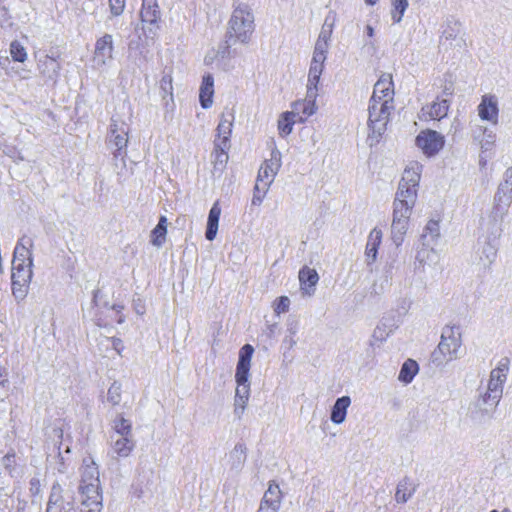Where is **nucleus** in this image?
Listing matches in <instances>:
<instances>
[{
    "label": "nucleus",
    "instance_id": "f257e3e1",
    "mask_svg": "<svg viewBox=\"0 0 512 512\" xmlns=\"http://www.w3.org/2000/svg\"><path fill=\"white\" fill-rule=\"evenodd\" d=\"M255 30V18L249 4L240 0L233 1V11L228 20L226 43L247 45Z\"/></svg>",
    "mask_w": 512,
    "mask_h": 512
},
{
    "label": "nucleus",
    "instance_id": "f03ea898",
    "mask_svg": "<svg viewBox=\"0 0 512 512\" xmlns=\"http://www.w3.org/2000/svg\"><path fill=\"white\" fill-rule=\"evenodd\" d=\"M512 203V168H508L504 173V179L499 184L493 198L492 208L483 222V225L495 237H499L502 232V222L508 214Z\"/></svg>",
    "mask_w": 512,
    "mask_h": 512
},
{
    "label": "nucleus",
    "instance_id": "7ed1b4c3",
    "mask_svg": "<svg viewBox=\"0 0 512 512\" xmlns=\"http://www.w3.org/2000/svg\"><path fill=\"white\" fill-rule=\"evenodd\" d=\"M80 477L79 492L82 505L87 508V512H100L102 494L100 492L99 470L91 457L83 459Z\"/></svg>",
    "mask_w": 512,
    "mask_h": 512
},
{
    "label": "nucleus",
    "instance_id": "20e7f679",
    "mask_svg": "<svg viewBox=\"0 0 512 512\" xmlns=\"http://www.w3.org/2000/svg\"><path fill=\"white\" fill-rule=\"evenodd\" d=\"M462 331L458 325H447L442 329L440 342L432 354L433 362L438 365L459 358L462 347Z\"/></svg>",
    "mask_w": 512,
    "mask_h": 512
},
{
    "label": "nucleus",
    "instance_id": "39448f33",
    "mask_svg": "<svg viewBox=\"0 0 512 512\" xmlns=\"http://www.w3.org/2000/svg\"><path fill=\"white\" fill-rule=\"evenodd\" d=\"M422 170L423 165L420 162L415 160L408 162L399 182L395 199L407 200L410 204H416Z\"/></svg>",
    "mask_w": 512,
    "mask_h": 512
},
{
    "label": "nucleus",
    "instance_id": "423d86ee",
    "mask_svg": "<svg viewBox=\"0 0 512 512\" xmlns=\"http://www.w3.org/2000/svg\"><path fill=\"white\" fill-rule=\"evenodd\" d=\"M414 206L415 204H410L407 200L394 199L391 239L396 246H400L403 243Z\"/></svg>",
    "mask_w": 512,
    "mask_h": 512
},
{
    "label": "nucleus",
    "instance_id": "0eeeda50",
    "mask_svg": "<svg viewBox=\"0 0 512 512\" xmlns=\"http://www.w3.org/2000/svg\"><path fill=\"white\" fill-rule=\"evenodd\" d=\"M395 109L394 105H388L387 101L381 103H369V118L368 126L371 130L369 139L378 142V139L384 134L387 129V124L390 120V115Z\"/></svg>",
    "mask_w": 512,
    "mask_h": 512
},
{
    "label": "nucleus",
    "instance_id": "6e6552de",
    "mask_svg": "<svg viewBox=\"0 0 512 512\" xmlns=\"http://www.w3.org/2000/svg\"><path fill=\"white\" fill-rule=\"evenodd\" d=\"M129 131L130 127L125 121L115 116L111 118L107 143L115 159L120 157L123 160L125 158Z\"/></svg>",
    "mask_w": 512,
    "mask_h": 512
},
{
    "label": "nucleus",
    "instance_id": "1a4fd4ad",
    "mask_svg": "<svg viewBox=\"0 0 512 512\" xmlns=\"http://www.w3.org/2000/svg\"><path fill=\"white\" fill-rule=\"evenodd\" d=\"M253 352L254 348L250 344H245L239 351V359L235 373V380L237 382L235 396L244 398H249L250 396V383L248 378Z\"/></svg>",
    "mask_w": 512,
    "mask_h": 512
},
{
    "label": "nucleus",
    "instance_id": "9d476101",
    "mask_svg": "<svg viewBox=\"0 0 512 512\" xmlns=\"http://www.w3.org/2000/svg\"><path fill=\"white\" fill-rule=\"evenodd\" d=\"M32 267V261L25 264L18 262H16V264H12V294L18 302L24 300L28 294L33 276Z\"/></svg>",
    "mask_w": 512,
    "mask_h": 512
},
{
    "label": "nucleus",
    "instance_id": "9b49d317",
    "mask_svg": "<svg viewBox=\"0 0 512 512\" xmlns=\"http://www.w3.org/2000/svg\"><path fill=\"white\" fill-rule=\"evenodd\" d=\"M280 167L281 154L279 151H272L270 159L266 160L259 169L254 189L266 194Z\"/></svg>",
    "mask_w": 512,
    "mask_h": 512
},
{
    "label": "nucleus",
    "instance_id": "f8f14e48",
    "mask_svg": "<svg viewBox=\"0 0 512 512\" xmlns=\"http://www.w3.org/2000/svg\"><path fill=\"white\" fill-rule=\"evenodd\" d=\"M416 145L427 157H433L442 150L445 144L444 136L431 129L421 131L416 137Z\"/></svg>",
    "mask_w": 512,
    "mask_h": 512
},
{
    "label": "nucleus",
    "instance_id": "ddd939ff",
    "mask_svg": "<svg viewBox=\"0 0 512 512\" xmlns=\"http://www.w3.org/2000/svg\"><path fill=\"white\" fill-rule=\"evenodd\" d=\"M477 112L482 121L497 125L500 117L498 97L491 93L484 94L477 106Z\"/></svg>",
    "mask_w": 512,
    "mask_h": 512
},
{
    "label": "nucleus",
    "instance_id": "4468645a",
    "mask_svg": "<svg viewBox=\"0 0 512 512\" xmlns=\"http://www.w3.org/2000/svg\"><path fill=\"white\" fill-rule=\"evenodd\" d=\"M114 58V41L111 34H104L95 43L93 60L97 67L106 66Z\"/></svg>",
    "mask_w": 512,
    "mask_h": 512
},
{
    "label": "nucleus",
    "instance_id": "2eb2a0df",
    "mask_svg": "<svg viewBox=\"0 0 512 512\" xmlns=\"http://www.w3.org/2000/svg\"><path fill=\"white\" fill-rule=\"evenodd\" d=\"M386 102L388 105H394V88L392 76L383 74L374 85L373 94L370 102Z\"/></svg>",
    "mask_w": 512,
    "mask_h": 512
},
{
    "label": "nucleus",
    "instance_id": "dca6fc26",
    "mask_svg": "<svg viewBox=\"0 0 512 512\" xmlns=\"http://www.w3.org/2000/svg\"><path fill=\"white\" fill-rule=\"evenodd\" d=\"M509 359H501L497 366L490 372V377L487 383V388L491 392L503 395L504 383L507 380L509 371Z\"/></svg>",
    "mask_w": 512,
    "mask_h": 512
},
{
    "label": "nucleus",
    "instance_id": "f3484780",
    "mask_svg": "<svg viewBox=\"0 0 512 512\" xmlns=\"http://www.w3.org/2000/svg\"><path fill=\"white\" fill-rule=\"evenodd\" d=\"M317 97L318 92L307 90L305 99L298 100L292 104V112H296V118L299 122H304L307 117L312 116L317 112Z\"/></svg>",
    "mask_w": 512,
    "mask_h": 512
},
{
    "label": "nucleus",
    "instance_id": "a211bd4d",
    "mask_svg": "<svg viewBox=\"0 0 512 512\" xmlns=\"http://www.w3.org/2000/svg\"><path fill=\"white\" fill-rule=\"evenodd\" d=\"M449 108L450 102L447 99L437 98L421 108L419 118L423 121L441 120L447 116Z\"/></svg>",
    "mask_w": 512,
    "mask_h": 512
},
{
    "label": "nucleus",
    "instance_id": "6ab92c4d",
    "mask_svg": "<svg viewBox=\"0 0 512 512\" xmlns=\"http://www.w3.org/2000/svg\"><path fill=\"white\" fill-rule=\"evenodd\" d=\"M111 452L114 457L127 458L135 448L133 437L110 436Z\"/></svg>",
    "mask_w": 512,
    "mask_h": 512
},
{
    "label": "nucleus",
    "instance_id": "aec40b11",
    "mask_svg": "<svg viewBox=\"0 0 512 512\" xmlns=\"http://www.w3.org/2000/svg\"><path fill=\"white\" fill-rule=\"evenodd\" d=\"M160 94L165 101V106H168L169 101L173 103V67L165 66L161 72V77L158 81Z\"/></svg>",
    "mask_w": 512,
    "mask_h": 512
},
{
    "label": "nucleus",
    "instance_id": "412c9836",
    "mask_svg": "<svg viewBox=\"0 0 512 512\" xmlns=\"http://www.w3.org/2000/svg\"><path fill=\"white\" fill-rule=\"evenodd\" d=\"M472 137L478 143L482 153L490 151L496 142V133L486 126H478L473 131Z\"/></svg>",
    "mask_w": 512,
    "mask_h": 512
},
{
    "label": "nucleus",
    "instance_id": "4be33fe9",
    "mask_svg": "<svg viewBox=\"0 0 512 512\" xmlns=\"http://www.w3.org/2000/svg\"><path fill=\"white\" fill-rule=\"evenodd\" d=\"M38 68L43 77L55 83L59 77L61 65L55 58L46 55L40 59Z\"/></svg>",
    "mask_w": 512,
    "mask_h": 512
},
{
    "label": "nucleus",
    "instance_id": "5701e85b",
    "mask_svg": "<svg viewBox=\"0 0 512 512\" xmlns=\"http://www.w3.org/2000/svg\"><path fill=\"white\" fill-rule=\"evenodd\" d=\"M501 398L502 396L500 394L491 392L486 387V390L484 392L479 393V396L475 401V406L481 412L490 413L497 407Z\"/></svg>",
    "mask_w": 512,
    "mask_h": 512
},
{
    "label": "nucleus",
    "instance_id": "b1692460",
    "mask_svg": "<svg viewBox=\"0 0 512 512\" xmlns=\"http://www.w3.org/2000/svg\"><path fill=\"white\" fill-rule=\"evenodd\" d=\"M299 281L302 293L311 296L315 291L314 287L319 281V276L315 269L304 267L299 271Z\"/></svg>",
    "mask_w": 512,
    "mask_h": 512
},
{
    "label": "nucleus",
    "instance_id": "393cba45",
    "mask_svg": "<svg viewBox=\"0 0 512 512\" xmlns=\"http://www.w3.org/2000/svg\"><path fill=\"white\" fill-rule=\"evenodd\" d=\"M232 125L233 116L229 115V117H226L225 115H223L216 129L217 138L214 141V143H216V146L230 147L229 138L232 132Z\"/></svg>",
    "mask_w": 512,
    "mask_h": 512
},
{
    "label": "nucleus",
    "instance_id": "a878e982",
    "mask_svg": "<svg viewBox=\"0 0 512 512\" xmlns=\"http://www.w3.org/2000/svg\"><path fill=\"white\" fill-rule=\"evenodd\" d=\"M33 242L29 238H22L15 246L12 264L16 262L25 264L33 262L31 247Z\"/></svg>",
    "mask_w": 512,
    "mask_h": 512
},
{
    "label": "nucleus",
    "instance_id": "bb28decb",
    "mask_svg": "<svg viewBox=\"0 0 512 512\" xmlns=\"http://www.w3.org/2000/svg\"><path fill=\"white\" fill-rule=\"evenodd\" d=\"M160 9L157 0H142L141 20L142 22L156 25L160 19Z\"/></svg>",
    "mask_w": 512,
    "mask_h": 512
},
{
    "label": "nucleus",
    "instance_id": "cd10ccee",
    "mask_svg": "<svg viewBox=\"0 0 512 512\" xmlns=\"http://www.w3.org/2000/svg\"><path fill=\"white\" fill-rule=\"evenodd\" d=\"M381 240L382 231L380 229L374 228L368 236L365 250L366 261L368 265L376 261L378 247L381 243Z\"/></svg>",
    "mask_w": 512,
    "mask_h": 512
},
{
    "label": "nucleus",
    "instance_id": "c85d7f7f",
    "mask_svg": "<svg viewBox=\"0 0 512 512\" xmlns=\"http://www.w3.org/2000/svg\"><path fill=\"white\" fill-rule=\"evenodd\" d=\"M213 95L214 79L212 75L208 74L203 77L199 93L200 104L204 109H208L212 106Z\"/></svg>",
    "mask_w": 512,
    "mask_h": 512
},
{
    "label": "nucleus",
    "instance_id": "c756f323",
    "mask_svg": "<svg viewBox=\"0 0 512 512\" xmlns=\"http://www.w3.org/2000/svg\"><path fill=\"white\" fill-rule=\"evenodd\" d=\"M220 215H221V207L219 205V202L216 201L212 205V207L209 211L208 219H207V228H206V232H205V237L209 241L214 240L217 235Z\"/></svg>",
    "mask_w": 512,
    "mask_h": 512
},
{
    "label": "nucleus",
    "instance_id": "7c9ffc66",
    "mask_svg": "<svg viewBox=\"0 0 512 512\" xmlns=\"http://www.w3.org/2000/svg\"><path fill=\"white\" fill-rule=\"evenodd\" d=\"M351 404L349 396H342L336 400L331 411V421L334 424H341L345 421L347 409Z\"/></svg>",
    "mask_w": 512,
    "mask_h": 512
},
{
    "label": "nucleus",
    "instance_id": "2f4dec72",
    "mask_svg": "<svg viewBox=\"0 0 512 512\" xmlns=\"http://www.w3.org/2000/svg\"><path fill=\"white\" fill-rule=\"evenodd\" d=\"M228 149L229 147H218L216 146V143H214V150L211 154L214 173L218 172L221 174L224 170L228 161Z\"/></svg>",
    "mask_w": 512,
    "mask_h": 512
},
{
    "label": "nucleus",
    "instance_id": "473e14b6",
    "mask_svg": "<svg viewBox=\"0 0 512 512\" xmlns=\"http://www.w3.org/2000/svg\"><path fill=\"white\" fill-rule=\"evenodd\" d=\"M296 121H298L296 118V112L287 111L283 113L278 120L279 134L282 137L289 135L292 132Z\"/></svg>",
    "mask_w": 512,
    "mask_h": 512
},
{
    "label": "nucleus",
    "instance_id": "72a5a7b5",
    "mask_svg": "<svg viewBox=\"0 0 512 512\" xmlns=\"http://www.w3.org/2000/svg\"><path fill=\"white\" fill-rule=\"evenodd\" d=\"M113 430L111 436L133 437L131 422L121 414L113 420Z\"/></svg>",
    "mask_w": 512,
    "mask_h": 512
},
{
    "label": "nucleus",
    "instance_id": "f704fd0d",
    "mask_svg": "<svg viewBox=\"0 0 512 512\" xmlns=\"http://www.w3.org/2000/svg\"><path fill=\"white\" fill-rule=\"evenodd\" d=\"M418 372V364L412 359H408L404 362L399 372V381L408 384L412 382L413 378Z\"/></svg>",
    "mask_w": 512,
    "mask_h": 512
},
{
    "label": "nucleus",
    "instance_id": "c9c22d12",
    "mask_svg": "<svg viewBox=\"0 0 512 512\" xmlns=\"http://www.w3.org/2000/svg\"><path fill=\"white\" fill-rule=\"evenodd\" d=\"M328 49L329 44L316 41L310 64L324 68L325 61L327 59Z\"/></svg>",
    "mask_w": 512,
    "mask_h": 512
},
{
    "label": "nucleus",
    "instance_id": "e433bc0d",
    "mask_svg": "<svg viewBox=\"0 0 512 512\" xmlns=\"http://www.w3.org/2000/svg\"><path fill=\"white\" fill-rule=\"evenodd\" d=\"M231 460V467L239 470L246 460V447L244 444L238 443L234 446L229 454Z\"/></svg>",
    "mask_w": 512,
    "mask_h": 512
},
{
    "label": "nucleus",
    "instance_id": "4c0bfd02",
    "mask_svg": "<svg viewBox=\"0 0 512 512\" xmlns=\"http://www.w3.org/2000/svg\"><path fill=\"white\" fill-rule=\"evenodd\" d=\"M323 70V67L310 64L307 80V90L311 91L312 89L313 92H318V84L320 82V77L322 75Z\"/></svg>",
    "mask_w": 512,
    "mask_h": 512
},
{
    "label": "nucleus",
    "instance_id": "58836bf2",
    "mask_svg": "<svg viewBox=\"0 0 512 512\" xmlns=\"http://www.w3.org/2000/svg\"><path fill=\"white\" fill-rule=\"evenodd\" d=\"M263 496L280 506L282 504L283 492L275 480L269 481L268 488L264 492Z\"/></svg>",
    "mask_w": 512,
    "mask_h": 512
},
{
    "label": "nucleus",
    "instance_id": "ea45409f",
    "mask_svg": "<svg viewBox=\"0 0 512 512\" xmlns=\"http://www.w3.org/2000/svg\"><path fill=\"white\" fill-rule=\"evenodd\" d=\"M497 256V246L493 244L491 241H487L482 247L480 260L483 262V265H490L493 263Z\"/></svg>",
    "mask_w": 512,
    "mask_h": 512
},
{
    "label": "nucleus",
    "instance_id": "a19ab883",
    "mask_svg": "<svg viewBox=\"0 0 512 512\" xmlns=\"http://www.w3.org/2000/svg\"><path fill=\"white\" fill-rule=\"evenodd\" d=\"M122 400V385L114 381L107 392V402L112 406H117Z\"/></svg>",
    "mask_w": 512,
    "mask_h": 512
},
{
    "label": "nucleus",
    "instance_id": "79ce46f5",
    "mask_svg": "<svg viewBox=\"0 0 512 512\" xmlns=\"http://www.w3.org/2000/svg\"><path fill=\"white\" fill-rule=\"evenodd\" d=\"M62 510L63 507L59 488L53 487L47 503L46 512H62Z\"/></svg>",
    "mask_w": 512,
    "mask_h": 512
},
{
    "label": "nucleus",
    "instance_id": "37998d69",
    "mask_svg": "<svg viewBox=\"0 0 512 512\" xmlns=\"http://www.w3.org/2000/svg\"><path fill=\"white\" fill-rule=\"evenodd\" d=\"M393 10H392V20L394 23L401 22L406 9L408 8V0H391Z\"/></svg>",
    "mask_w": 512,
    "mask_h": 512
},
{
    "label": "nucleus",
    "instance_id": "c03bdc74",
    "mask_svg": "<svg viewBox=\"0 0 512 512\" xmlns=\"http://www.w3.org/2000/svg\"><path fill=\"white\" fill-rule=\"evenodd\" d=\"M461 23L458 21H450L442 32V36L446 40L456 39L461 34Z\"/></svg>",
    "mask_w": 512,
    "mask_h": 512
},
{
    "label": "nucleus",
    "instance_id": "a18cd8bd",
    "mask_svg": "<svg viewBox=\"0 0 512 512\" xmlns=\"http://www.w3.org/2000/svg\"><path fill=\"white\" fill-rule=\"evenodd\" d=\"M413 494V490L409 489L406 481H402L397 485L395 500L398 503H406Z\"/></svg>",
    "mask_w": 512,
    "mask_h": 512
},
{
    "label": "nucleus",
    "instance_id": "49530a36",
    "mask_svg": "<svg viewBox=\"0 0 512 512\" xmlns=\"http://www.w3.org/2000/svg\"><path fill=\"white\" fill-rule=\"evenodd\" d=\"M10 54L13 60L17 62H24L27 59V52L18 41H13L10 44Z\"/></svg>",
    "mask_w": 512,
    "mask_h": 512
},
{
    "label": "nucleus",
    "instance_id": "de8ad7c7",
    "mask_svg": "<svg viewBox=\"0 0 512 512\" xmlns=\"http://www.w3.org/2000/svg\"><path fill=\"white\" fill-rule=\"evenodd\" d=\"M392 333V325H388L384 321H382L380 324L376 326V328L373 331V338L376 341H384L387 339V337Z\"/></svg>",
    "mask_w": 512,
    "mask_h": 512
},
{
    "label": "nucleus",
    "instance_id": "09e8293b",
    "mask_svg": "<svg viewBox=\"0 0 512 512\" xmlns=\"http://www.w3.org/2000/svg\"><path fill=\"white\" fill-rule=\"evenodd\" d=\"M430 237L432 241L437 240L440 236V225L436 220L428 221L425 227V233L423 234V238Z\"/></svg>",
    "mask_w": 512,
    "mask_h": 512
},
{
    "label": "nucleus",
    "instance_id": "8fccbe9b",
    "mask_svg": "<svg viewBox=\"0 0 512 512\" xmlns=\"http://www.w3.org/2000/svg\"><path fill=\"white\" fill-rule=\"evenodd\" d=\"M166 228L155 227L151 232V243L156 247H161L166 239Z\"/></svg>",
    "mask_w": 512,
    "mask_h": 512
},
{
    "label": "nucleus",
    "instance_id": "3c124183",
    "mask_svg": "<svg viewBox=\"0 0 512 512\" xmlns=\"http://www.w3.org/2000/svg\"><path fill=\"white\" fill-rule=\"evenodd\" d=\"M248 400H249V398L235 396V398H234V414L236 415L237 418L240 419L242 417V415L244 414Z\"/></svg>",
    "mask_w": 512,
    "mask_h": 512
},
{
    "label": "nucleus",
    "instance_id": "603ef678",
    "mask_svg": "<svg viewBox=\"0 0 512 512\" xmlns=\"http://www.w3.org/2000/svg\"><path fill=\"white\" fill-rule=\"evenodd\" d=\"M290 299L287 296H281L274 302V311L276 314L285 313L289 310Z\"/></svg>",
    "mask_w": 512,
    "mask_h": 512
},
{
    "label": "nucleus",
    "instance_id": "864d4df0",
    "mask_svg": "<svg viewBox=\"0 0 512 512\" xmlns=\"http://www.w3.org/2000/svg\"><path fill=\"white\" fill-rule=\"evenodd\" d=\"M333 29L334 26H332L331 24L323 23L317 41L329 44Z\"/></svg>",
    "mask_w": 512,
    "mask_h": 512
},
{
    "label": "nucleus",
    "instance_id": "5fc2aeb1",
    "mask_svg": "<svg viewBox=\"0 0 512 512\" xmlns=\"http://www.w3.org/2000/svg\"><path fill=\"white\" fill-rule=\"evenodd\" d=\"M109 4L112 15L119 16L123 13L125 8V0H109Z\"/></svg>",
    "mask_w": 512,
    "mask_h": 512
},
{
    "label": "nucleus",
    "instance_id": "6e6d98bb",
    "mask_svg": "<svg viewBox=\"0 0 512 512\" xmlns=\"http://www.w3.org/2000/svg\"><path fill=\"white\" fill-rule=\"evenodd\" d=\"M415 283V272L410 271L406 276L404 277L403 281L401 282V286L404 289H410Z\"/></svg>",
    "mask_w": 512,
    "mask_h": 512
},
{
    "label": "nucleus",
    "instance_id": "4d7b16f0",
    "mask_svg": "<svg viewBox=\"0 0 512 512\" xmlns=\"http://www.w3.org/2000/svg\"><path fill=\"white\" fill-rule=\"evenodd\" d=\"M260 506H263L265 508L271 509L272 511L278 512L280 509V505L276 504L275 502L267 499L266 497H262L260 501Z\"/></svg>",
    "mask_w": 512,
    "mask_h": 512
},
{
    "label": "nucleus",
    "instance_id": "13d9d810",
    "mask_svg": "<svg viewBox=\"0 0 512 512\" xmlns=\"http://www.w3.org/2000/svg\"><path fill=\"white\" fill-rule=\"evenodd\" d=\"M277 328H278V326H277V324H276V323H274V324H267V325H266V328H265V329H264V331H263V334H264L267 338L272 339V338H274V337H275V335H276Z\"/></svg>",
    "mask_w": 512,
    "mask_h": 512
},
{
    "label": "nucleus",
    "instance_id": "bf43d9fd",
    "mask_svg": "<svg viewBox=\"0 0 512 512\" xmlns=\"http://www.w3.org/2000/svg\"><path fill=\"white\" fill-rule=\"evenodd\" d=\"M265 194L262 191H256L254 189V195L252 198V205H260L263 201Z\"/></svg>",
    "mask_w": 512,
    "mask_h": 512
},
{
    "label": "nucleus",
    "instance_id": "052dcab7",
    "mask_svg": "<svg viewBox=\"0 0 512 512\" xmlns=\"http://www.w3.org/2000/svg\"><path fill=\"white\" fill-rule=\"evenodd\" d=\"M112 344H113V348L118 352V354H120L121 350L123 349V344H122L121 339L113 338Z\"/></svg>",
    "mask_w": 512,
    "mask_h": 512
},
{
    "label": "nucleus",
    "instance_id": "680f3d73",
    "mask_svg": "<svg viewBox=\"0 0 512 512\" xmlns=\"http://www.w3.org/2000/svg\"><path fill=\"white\" fill-rule=\"evenodd\" d=\"M335 22H336V14L334 12H330L326 16L324 23L331 24L332 26H335Z\"/></svg>",
    "mask_w": 512,
    "mask_h": 512
},
{
    "label": "nucleus",
    "instance_id": "e2e57ef3",
    "mask_svg": "<svg viewBox=\"0 0 512 512\" xmlns=\"http://www.w3.org/2000/svg\"><path fill=\"white\" fill-rule=\"evenodd\" d=\"M12 462H14V455H6V456H5V457H3V459H2V463H3V465H5L6 467L10 466Z\"/></svg>",
    "mask_w": 512,
    "mask_h": 512
},
{
    "label": "nucleus",
    "instance_id": "0e129e2a",
    "mask_svg": "<svg viewBox=\"0 0 512 512\" xmlns=\"http://www.w3.org/2000/svg\"><path fill=\"white\" fill-rule=\"evenodd\" d=\"M487 165V158L486 156H484V153H480L479 155V166L480 168H485V166Z\"/></svg>",
    "mask_w": 512,
    "mask_h": 512
},
{
    "label": "nucleus",
    "instance_id": "69168bd1",
    "mask_svg": "<svg viewBox=\"0 0 512 512\" xmlns=\"http://www.w3.org/2000/svg\"><path fill=\"white\" fill-rule=\"evenodd\" d=\"M156 226L167 229V218L165 216H161Z\"/></svg>",
    "mask_w": 512,
    "mask_h": 512
},
{
    "label": "nucleus",
    "instance_id": "338daca9",
    "mask_svg": "<svg viewBox=\"0 0 512 512\" xmlns=\"http://www.w3.org/2000/svg\"><path fill=\"white\" fill-rule=\"evenodd\" d=\"M366 34L370 38L374 36V28L371 25L366 26Z\"/></svg>",
    "mask_w": 512,
    "mask_h": 512
},
{
    "label": "nucleus",
    "instance_id": "774afa93",
    "mask_svg": "<svg viewBox=\"0 0 512 512\" xmlns=\"http://www.w3.org/2000/svg\"><path fill=\"white\" fill-rule=\"evenodd\" d=\"M366 5L374 6L378 0H364Z\"/></svg>",
    "mask_w": 512,
    "mask_h": 512
}]
</instances>
